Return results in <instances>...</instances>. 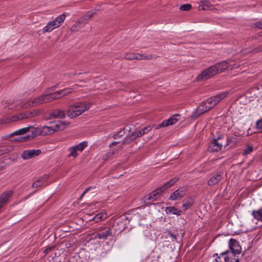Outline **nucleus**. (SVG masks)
Segmentation results:
<instances>
[{
    "label": "nucleus",
    "instance_id": "obj_1",
    "mask_svg": "<svg viewBox=\"0 0 262 262\" xmlns=\"http://www.w3.org/2000/svg\"><path fill=\"white\" fill-rule=\"evenodd\" d=\"M228 60H223L210 66L204 70L197 77L198 81H203L209 79L216 74L225 71L229 66Z\"/></svg>",
    "mask_w": 262,
    "mask_h": 262
},
{
    "label": "nucleus",
    "instance_id": "obj_2",
    "mask_svg": "<svg viewBox=\"0 0 262 262\" xmlns=\"http://www.w3.org/2000/svg\"><path fill=\"white\" fill-rule=\"evenodd\" d=\"M91 104L88 102H79L69 106L67 111L68 116L74 118L79 116L85 111L88 110Z\"/></svg>",
    "mask_w": 262,
    "mask_h": 262
},
{
    "label": "nucleus",
    "instance_id": "obj_3",
    "mask_svg": "<svg viewBox=\"0 0 262 262\" xmlns=\"http://www.w3.org/2000/svg\"><path fill=\"white\" fill-rule=\"evenodd\" d=\"M68 125V124L65 121H58L52 126H43L41 127L42 136L51 135L55 132L62 130Z\"/></svg>",
    "mask_w": 262,
    "mask_h": 262
},
{
    "label": "nucleus",
    "instance_id": "obj_4",
    "mask_svg": "<svg viewBox=\"0 0 262 262\" xmlns=\"http://www.w3.org/2000/svg\"><path fill=\"white\" fill-rule=\"evenodd\" d=\"M213 257H215L216 262H239L238 256H235L233 252H228V251L221 253L219 255L215 253Z\"/></svg>",
    "mask_w": 262,
    "mask_h": 262
},
{
    "label": "nucleus",
    "instance_id": "obj_5",
    "mask_svg": "<svg viewBox=\"0 0 262 262\" xmlns=\"http://www.w3.org/2000/svg\"><path fill=\"white\" fill-rule=\"evenodd\" d=\"M66 15L64 13L57 16L54 20L48 22L42 29V33L51 32L54 29L57 28L63 23Z\"/></svg>",
    "mask_w": 262,
    "mask_h": 262
},
{
    "label": "nucleus",
    "instance_id": "obj_6",
    "mask_svg": "<svg viewBox=\"0 0 262 262\" xmlns=\"http://www.w3.org/2000/svg\"><path fill=\"white\" fill-rule=\"evenodd\" d=\"M229 94V92L227 91L221 93L215 96L208 98L205 102L209 107H210V109H211L221 100L227 97Z\"/></svg>",
    "mask_w": 262,
    "mask_h": 262
},
{
    "label": "nucleus",
    "instance_id": "obj_7",
    "mask_svg": "<svg viewBox=\"0 0 262 262\" xmlns=\"http://www.w3.org/2000/svg\"><path fill=\"white\" fill-rule=\"evenodd\" d=\"M113 235V233L110 227L101 226L98 228L96 237L100 239H105Z\"/></svg>",
    "mask_w": 262,
    "mask_h": 262
},
{
    "label": "nucleus",
    "instance_id": "obj_8",
    "mask_svg": "<svg viewBox=\"0 0 262 262\" xmlns=\"http://www.w3.org/2000/svg\"><path fill=\"white\" fill-rule=\"evenodd\" d=\"M124 58L127 60H149L152 58V56L150 54L127 53L125 54Z\"/></svg>",
    "mask_w": 262,
    "mask_h": 262
},
{
    "label": "nucleus",
    "instance_id": "obj_9",
    "mask_svg": "<svg viewBox=\"0 0 262 262\" xmlns=\"http://www.w3.org/2000/svg\"><path fill=\"white\" fill-rule=\"evenodd\" d=\"M223 179V172L219 171L212 175L208 180L207 184L209 186H214L222 181Z\"/></svg>",
    "mask_w": 262,
    "mask_h": 262
},
{
    "label": "nucleus",
    "instance_id": "obj_10",
    "mask_svg": "<svg viewBox=\"0 0 262 262\" xmlns=\"http://www.w3.org/2000/svg\"><path fill=\"white\" fill-rule=\"evenodd\" d=\"M41 152L40 149H29L24 150L21 157L24 160H28L35 156H38Z\"/></svg>",
    "mask_w": 262,
    "mask_h": 262
},
{
    "label": "nucleus",
    "instance_id": "obj_11",
    "mask_svg": "<svg viewBox=\"0 0 262 262\" xmlns=\"http://www.w3.org/2000/svg\"><path fill=\"white\" fill-rule=\"evenodd\" d=\"M229 247L230 250L228 252H232L236 256L241 252V247L239 246L238 243L234 239H230L229 242Z\"/></svg>",
    "mask_w": 262,
    "mask_h": 262
},
{
    "label": "nucleus",
    "instance_id": "obj_12",
    "mask_svg": "<svg viewBox=\"0 0 262 262\" xmlns=\"http://www.w3.org/2000/svg\"><path fill=\"white\" fill-rule=\"evenodd\" d=\"M180 115L178 114L173 115L168 119L164 120L161 123L159 124L158 125V128L166 127L169 125L174 124L180 119Z\"/></svg>",
    "mask_w": 262,
    "mask_h": 262
},
{
    "label": "nucleus",
    "instance_id": "obj_13",
    "mask_svg": "<svg viewBox=\"0 0 262 262\" xmlns=\"http://www.w3.org/2000/svg\"><path fill=\"white\" fill-rule=\"evenodd\" d=\"M163 191H164V189L161 187L150 192L148 195L145 196V199L152 202L155 201Z\"/></svg>",
    "mask_w": 262,
    "mask_h": 262
},
{
    "label": "nucleus",
    "instance_id": "obj_14",
    "mask_svg": "<svg viewBox=\"0 0 262 262\" xmlns=\"http://www.w3.org/2000/svg\"><path fill=\"white\" fill-rule=\"evenodd\" d=\"M186 194V189L185 188H180L171 193L169 200L174 201L179 200L184 196Z\"/></svg>",
    "mask_w": 262,
    "mask_h": 262
},
{
    "label": "nucleus",
    "instance_id": "obj_15",
    "mask_svg": "<svg viewBox=\"0 0 262 262\" xmlns=\"http://www.w3.org/2000/svg\"><path fill=\"white\" fill-rule=\"evenodd\" d=\"M31 128H32V136H26L23 138H20V139L19 140L20 141H27L29 140L30 138L32 139L39 135H42L41 127L33 128L32 126Z\"/></svg>",
    "mask_w": 262,
    "mask_h": 262
},
{
    "label": "nucleus",
    "instance_id": "obj_16",
    "mask_svg": "<svg viewBox=\"0 0 262 262\" xmlns=\"http://www.w3.org/2000/svg\"><path fill=\"white\" fill-rule=\"evenodd\" d=\"M223 145L216 139H213L209 146V150L212 152H217L222 149Z\"/></svg>",
    "mask_w": 262,
    "mask_h": 262
},
{
    "label": "nucleus",
    "instance_id": "obj_17",
    "mask_svg": "<svg viewBox=\"0 0 262 262\" xmlns=\"http://www.w3.org/2000/svg\"><path fill=\"white\" fill-rule=\"evenodd\" d=\"M210 110V107H209L204 101L202 102L201 104H200V105L197 107L196 110V114L197 115H195V114H193V116H194L195 117H196L198 116H200Z\"/></svg>",
    "mask_w": 262,
    "mask_h": 262
},
{
    "label": "nucleus",
    "instance_id": "obj_18",
    "mask_svg": "<svg viewBox=\"0 0 262 262\" xmlns=\"http://www.w3.org/2000/svg\"><path fill=\"white\" fill-rule=\"evenodd\" d=\"M65 115L66 114L64 111L59 109H56L50 113L49 119H63L65 117Z\"/></svg>",
    "mask_w": 262,
    "mask_h": 262
},
{
    "label": "nucleus",
    "instance_id": "obj_19",
    "mask_svg": "<svg viewBox=\"0 0 262 262\" xmlns=\"http://www.w3.org/2000/svg\"><path fill=\"white\" fill-rule=\"evenodd\" d=\"M13 191L12 190H9L3 193L0 196V209L3 207L4 203H5L8 200V199L12 194Z\"/></svg>",
    "mask_w": 262,
    "mask_h": 262
},
{
    "label": "nucleus",
    "instance_id": "obj_20",
    "mask_svg": "<svg viewBox=\"0 0 262 262\" xmlns=\"http://www.w3.org/2000/svg\"><path fill=\"white\" fill-rule=\"evenodd\" d=\"M213 8V5L208 1H201L198 6L199 10H206L208 9H211Z\"/></svg>",
    "mask_w": 262,
    "mask_h": 262
},
{
    "label": "nucleus",
    "instance_id": "obj_21",
    "mask_svg": "<svg viewBox=\"0 0 262 262\" xmlns=\"http://www.w3.org/2000/svg\"><path fill=\"white\" fill-rule=\"evenodd\" d=\"M43 103V96L41 95L33 100H30L28 105L30 106H35Z\"/></svg>",
    "mask_w": 262,
    "mask_h": 262
},
{
    "label": "nucleus",
    "instance_id": "obj_22",
    "mask_svg": "<svg viewBox=\"0 0 262 262\" xmlns=\"http://www.w3.org/2000/svg\"><path fill=\"white\" fill-rule=\"evenodd\" d=\"M194 203V198L192 196L187 197L185 200V203L182 205V208L184 210H186L190 208Z\"/></svg>",
    "mask_w": 262,
    "mask_h": 262
},
{
    "label": "nucleus",
    "instance_id": "obj_23",
    "mask_svg": "<svg viewBox=\"0 0 262 262\" xmlns=\"http://www.w3.org/2000/svg\"><path fill=\"white\" fill-rule=\"evenodd\" d=\"M165 211L166 214H172L177 215H181L182 213L181 210H178L174 207H167L165 208Z\"/></svg>",
    "mask_w": 262,
    "mask_h": 262
},
{
    "label": "nucleus",
    "instance_id": "obj_24",
    "mask_svg": "<svg viewBox=\"0 0 262 262\" xmlns=\"http://www.w3.org/2000/svg\"><path fill=\"white\" fill-rule=\"evenodd\" d=\"M48 180V177L45 176L43 177L40 178L39 179H38L37 181H35L33 184H32V187L34 188H37L38 187L45 185V182Z\"/></svg>",
    "mask_w": 262,
    "mask_h": 262
},
{
    "label": "nucleus",
    "instance_id": "obj_25",
    "mask_svg": "<svg viewBox=\"0 0 262 262\" xmlns=\"http://www.w3.org/2000/svg\"><path fill=\"white\" fill-rule=\"evenodd\" d=\"M107 217V215L105 212H100L96 214V215L93 218V220L95 223H98L105 220Z\"/></svg>",
    "mask_w": 262,
    "mask_h": 262
},
{
    "label": "nucleus",
    "instance_id": "obj_26",
    "mask_svg": "<svg viewBox=\"0 0 262 262\" xmlns=\"http://www.w3.org/2000/svg\"><path fill=\"white\" fill-rule=\"evenodd\" d=\"M241 139V137L238 135H229L227 138V145L231 144V143H236L239 139Z\"/></svg>",
    "mask_w": 262,
    "mask_h": 262
},
{
    "label": "nucleus",
    "instance_id": "obj_27",
    "mask_svg": "<svg viewBox=\"0 0 262 262\" xmlns=\"http://www.w3.org/2000/svg\"><path fill=\"white\" fill-rule=\"evenodd\" d=\"M251 214L254 219L262 221V207L257 210H253Z\"/></svg>",
    "mask_w": 262,
    "mask_h": 262
},
{
    "label": "nucleus",
    "instance_id": "obj_28",
    "mask_svg": "<svg viewBox=\"0 0 262 262\" xmlns=\"http://www.w3.org/2000/svg\"><path fill=\"white\" fill-rule=\"evenodd\" d=\"M31 127H32V126H28V127H24V128L18 129V130L15 131L14 132H13V133H12L11 135L13 136V135H23V134L27 133L29 130L30 128Z\"/></svg>",
    "mask_w": 262,
    "mask_h": 262
},
{
    "label": "nucleus",
    "instance_id": "obj_29",
    "mask_svg": "<svg viewBox=\"0 0 262 262\" xmlns=\"http://www.w3.org/2000/svg\"><path fill=\"white\" fill-rule=\"evenodd\" d=\"M178 180V178H174L170 180L169 182L165 183L163 186L161 187H163L164 189V191L166 190L167 189L171 187L172 186L174 185V184L177 182Z\"/></svg>",
    "mask_w": 262,
    "mask_h": 262
},
{
    "label": "nucleus",
    "instance_id": "obj_30",
    "mask_svg": "<svg viewBox=\"0 0 262 262\" xmlns=\"http://www.w3.org/2000/svg\"><path fill=\"white\" fill-rule=\"evenodd\" d=\"M12 150V147L9 146H0V156L9 152Z\"/></svg>",
    "mask_w": 262,
    "mask_h": 262
},
{
    "label": "nucleus",
    "instance_id": "obj_31",
    "mask_svg": "<svg viewBox=\"0 0 262 262\" xmlns=\"http://www.w3.org/2000/svg\"><path fill=\"white\" fill-rule=\"evenodd\" d=\"M34 116L33 113L31 112H26L18 115L19 120H23L32 117Z\"/></svg>",
    "mask_w": 262,
    "mask_h": 262
},
{
    "label": "nucleus",
    "instance_id": "obj_32",
    "mask_svg": "<svg viewBox=\"0 0 262 262\" xmlns=\"http://www.w3.org/2000/svg\"><path fill=\"white\" fill-rule=\"evenodd\" d=\"M69 151H70L69 154L68 155L69 158L71 157L73 158H75L78 156L77 150L75 147V146L71 147L69 148Z\"/></svg>",
    "mask_w": 262,
    "mask_h": 262
},
{
    "label": "nucleus",
    "instance_id": "obj_33",
    "mask_svg": "<svg viewBox=\"0 0 262 262\" xmlns=\"http://www.w3.org/2000/svg\"><path fill=\"white\" fill-rule=\"evenodd\" d=\"M43 103H48L55 100V97H53L51 94L42 95Z\"/></svg>",
    "mask_w": 262,
    "mask_h": 262
},
{
    "label": "nucleus",
    "instance_id": "obj_34",
    "mask_svg": "<svg viewBox=\"0 0 262 262\" xmlns=\"http://www.w3.org/2000/svg\"><path fill=\"white\" fill-rule=\"evenodd\" d=\"M73 89L72 88H67L61 90H59V93L60 94H61L62 97L66 96L72 93Z\"/></svg>",
    "mask_w": 262,
    "mask_h": 262
},
{
    "label": "nucleus",
    "instance_id": "obj_35",
    "mask_svg": "<svg viewBox=\"0 0 262 262\" xmlns=\"http://www.w3.org/2000/svg\"><path fill=\"white\" fill-rule=\"evenodd\" d=\"M88 146V143L85 141L82 142L75 146L77 151H82Z\"/></svg>",
    "mask_w": 262,
    "mask_h": 262
},
{
    "label": "nucleus",
    "instance_id": "obj_36",
    "mask_svg": "<svg viewBox=\"0 0 262 262\" xmlns=\"http://www.w3.org/2000/svg\"><path fill=\"white\" fill-rule=\"evenodd\" d=\"M151 130V127L150 126L145 127L142 129L139 130L138 135L140 137L142 136L144 134L148 133Z\"/></svg>",
    "mask_w": 262,
    "mask_h": 262
},
{
    "label": "nucleus",
    "instance_id": "obj_37",
    "mask_svg": "<svg viewBox=\"0 0 262 262\" xmlns=\"http://www.w3.org/2000/svg\"><path fill=\"white\" fill-rule=\"evenodd\" d=\"M17 120H19V116L18 115H15L11 117L7 118L5 121L4 122V123H10L11 122H14Z\"/></svg>",
    "mask_w": 262,
    "mask_h": 262
},
{
    "label": "nucleus",
    "instance_id": "obj_38",
    "mask_svg": "<svg viewBox=\"0 0 262 262\" xmlns=\"http://www.w3.org/2000/svg\"><path fill=\"white\" fill-rule=\"evenodd\" d=\"M125 135V132L124 130H120L118 132L115 133L113 135V138L115 139L121 138Z\"/></svg>",
    "mask_w": 262,
    "mask_h": 262
},
{
    "label": "nucleus",
    "instance_id": "obj_39",
    "mask_svg": "<svg viewBox=\"0 0 262 262\" xmlns=\"http://www.w3.org/2000/svg\"><path fill=\"white\" fill-rule=\"evenodd\" d=\"M253 150V147L252 146L248 145L246 148L244 149V155H247L251 154Z\"/></svg>",
    "mask_w": 262,
    "mask_h": 262
},
{
    "label": "nucleus",
    "instance_id": "obj_40",
    "mask_svg": "<svg viewBox=\"0 0 262 262\" xmlns=\"http://www.w3.org/2000/svg\"><path fill=\"white\" fill-rule=\"evenodd\" d=\"M95 13V11L93 10H91L88 11L85 15H83L86 21H88L90 18H91Z\"/></svg>",
    "mask_w": 262,
    "mask_h": 262
},
{
    "label": "nucleus",
    "instance_id": "obj_41",
    "mask_svg": "<svg viewBox=\"0 0 262 262\" xmlns=\"http://www.w3.org/2000/svg\"><path fill=\"white\" fill-rule=\"evenodd\" d=\"M134 140L133 138L129 135L127 136L122 142L123 145L128 144L130 143Z\"/></svg>",
    "mask_w": 262,
    "mask_h": 262
},
{
    "label": "nucleus",
    "instance_id": "obj_42",
    "mask_svg": "<svg viewBox=\"0 0 262 262\" xmlns=\"http://www.w3.org/2000/svg\"><path fill=\"white\" fill-rule=\"evenodd\" d=\"M191 8V6L190 4H184L180 7V10L182 11H188Z\"/></svg>",
    "mask_w": 262,
    "mask_h": 262
},
{
    "label": "nucleus",
    "instance_id": "obj_43",
    "mask_svg": "<svg viewBox=\"0 0 262 262\" xmlns=\"http://www.w3.org/2000/svg\"><path fill=\"white\" fill-rule=\"evenodd\" d=\"M115 154V151L113 150L112 152H108L106 153L102 157L104 161H106L112 155Z\"/></svg>",
    "mask_w": 262,
    "mask_h": 262
},
{
    "label": "nucleus",
    "instance_id": "obj_44",
    "mask_svg": "<svg viewBox=\"0 0 262 262\" xmlns=\"http://www.w3.org/2000/svg\"><path fill=\"white\" fill-rule=\"evenodd\" d=\"M54 246H51L47 247L43 250V253H45V254H47L49 252L52 251L54 249Z\"/></svg>",
    "mask_w": 262,
    "mask_h": 262
},
{
    "label": "nucleus",
    "instance_id": "obj_45",
    "mask_svg": "<svg viewBox=\"0 0 262 262\" xmlns=\"http://www.w3.org/2000/svg\"><path fill=\"white\" fill-rule=\"evenodd\" d=\"M253 27L262 29V20L254 23Z\"/></svg>",
    "mask_w": 262,
    "mask_h": 262
},
{
    "label": "nucleus",
    "instance_id": "obj_46",
    "mask_svg": "<svg viewBox=\"0 0 262 262\" xmlns=\"http://www.w3.org/2000/svg\"><path fill=\"white\" fill-rule=\"evenodd\" d=\"M81 28L80 25L76 22L74 25H73L71 28V31H77L79 28Z\"/></svg>",
    "mask_w": 262,
    "mask_h": 262
},
{
    "label": "nucleus",
    "instance_id": "obj_47",
    "mask_svg": "<svg viewBox=\"0 0 262 262\" xmlns=\"http://www.w3.org/2000/svg\"><path fill=\"white\" fill-rule=\"evenodd\" d=\"M256 127L258 130H262V119L258 120L256 123Z\"/></svg>",
    "mask_w": 262,
    "mask_h": 262
},
{
    "label": "nucleus",
    "instance_id": "obj_48",
    "mask_svg": "<svg viewBox=\"0 0 262 262\" xmlns=\"http://www.w3.org/2000/svg\"><path fill=\"white\" fill-rule=\"evenodd\" d=\"M58 93H59V91H57L53 93H52V95H53V96H52L53 97H55V100L62 97L61 94H60Z\"/></svg>",
    "mask_w": 262,
    "mask_h": 262
},
{
    "label": "nucleus",
    "instance_id": "obj_49",
    "mask_svg": "<svg viewBox=\"0 0 262 262\" xmlns=\"http://www.w3.org/2000/svg\"><path fill=\"white\" fill-rule=\"evenodd\" d=\"M129 136L133 138V140H134L136 138L140 137V136L138 135V131L136 132H133Z\"/></svg>",
    "mask_w": 262,
    "mask_h": 262
},
{
    "label": "nucleus",
    "instance_id": "obj_50",
    "mask_svg": "<svg viewBox=\"0 0 262 262\" xmlns=\"http://www.w3.org/2000/svg\"><path fill=\"white\" fill-rule=\"evenodd\" d=\"M168 235L169 236V237H171L173 239H174L175 241L177 240V236L173 233H172L171 232H169L168 233Z\"/></svg>",
    "mask_w": 262,
    "mask_h": 262
},
{
    "label": "nucleus",
    "instance_id": "obj_51",
    "mask_svg": "<svg viewBox=\"0 0 262 262\" xmlns=\"http://www.w3.org/2000/svg\"><path fill=\"white\" fill-rule=\"evenodd\" d=\"M78 20L83 24H85L87 21L83 16L81 17Z\"/></svg>",
    "mask_w": 262,
    "mask_h": 262
},
{
    "label": "nucleus",
    "instance_id": "obj_52",
    "mask_svg": "<svg viewBox=\"0 0 262 262\" xmlns=\"http://www.w3.org/2000/svg\"><path fill=\"white\" fill-rule=\"evenodd\" d=\"M92 188V187H89L86 188L83 192V195H85V194L87 193Z\"/></svg>",
    "mask_w": 262,
    "mask_h": 262
},
{
    "label": "nucleus",
    "instance_id": "obj_53",
    "mask_svg": "<svg viewBox=\"0 0 262 262\" xmlns=\"http://www.w3.org/2000/svg\"><path fill=\"white\" fill-rule=\"evenodd\" d=\"M118 142H117V141H114V142H113L112 143H111L110 144V145H109V146H110V147H112V146H114V145H116V144H118Z\"/></svg>",
    "mask_w": 262,
    "mask_h": 262
},
{
    "label": "nucleus",
    "instance_id": "obj_54",
    "mask_svg": "<svg viewBox=\"0 0 262 262\" xmlns=\"http://www.w3.org/2000/svg\"><path fill=\"white\" fill-rule=\"evenodd\" d=\"M77 22L80 25V26L81 27H82L84 25V24H82V23H81L80 21H79V20H78Z\"/></svg>",
    "mask_w": 262,
    "mask_h": 262
},
{
    "label": "nucleus",
    "instance_id": "obj_55",
    "mask_svg": "<svg viewBox=\"0 0 262 262\" xmlns=\"http://www.w3.org/2000/svg\"><path fill=\"white\" fill-rule=\"evenodd\" d=\"M35 115H38V111H36L34 112Z\"/></svg>",
    "mask_w": 262,
    "mask_h": 262
},
{
    "label": "nucleus",
    "instance_id": "obj_56",
    "mask_svg": "<svg viewBox=\"0 0 262 262\" xmlns=\"http://www.w3.org/2000/svg\"><path fill=\"white\" fill-rule=\"evenodd\" d=\"M56 88V85L52 87L51 89L52 90H54Z\"/></svg>",
    "mask_w": 262,
    "mask_h": 262
},
{
    "label": "nucleus",
    "instance_id": "obj_57",
    "mask_svg": "<svg viewBox=\"0 0 262 262\" xmlns=\"http://www.w3.org/2000/svg\"><path fill=\"white\" fill-rule=\"evenodd\" d=\"M84 195H83V193L81 194V196L80 197V199H82V197L84 196Z\"/></svg>",
    "mask_w": 262,
    "mask_h": 262
},
{
    "label": "nucleus",
    "instance_id": "obj_58",
    "mask_svg": "<svg viewBox=\"0 0 262 262\" xmlns=\"http://www.w3.org/2000/svg\"><path fill=\"white\" fill-rule=\"evenodd\" d=\"M73 74L75 75H76L77 74H76V73H74Z\"/></svg>",
    "mask_w": 262,
    "mask_h": 262
},
{
    "label": "nucleus",
    "instance_id": "obj_59",
    "mask_svg": "<svg viewBox=\"0 0 262 262\" xmlns=\"http://www.w3.org/2000/svg\"><path fill=\"white\" fill-rule=\"evenodd\" d=\"M261 89H262V84H261Z\"/></svg>",
    "mask_w": 262,
    "mask_h": 262
}]
</instances>
